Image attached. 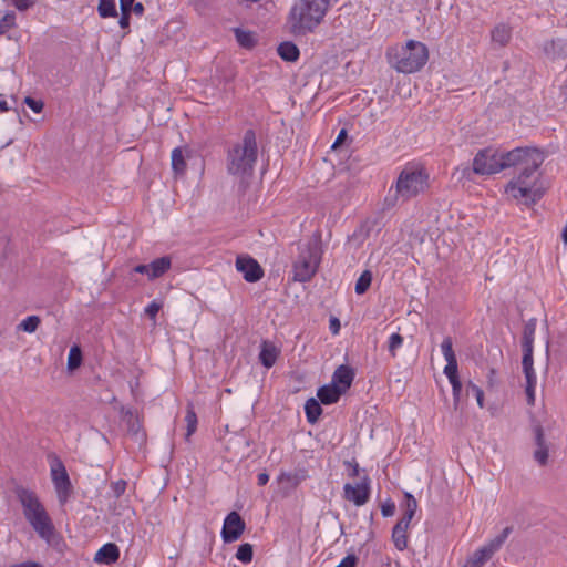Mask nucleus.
<instances>
[{
    "label": "nucleus",
    "mask_w": 567,
    "mask_h": 567,
    "mask_svg": "<svg viewBox=\"0 0 567 567\" xmlns=\"http://www.w3.org/2000/svg\"><path fill=\"white\" fill-rule=\"evenodd\" d=\"M258 148L252 130L245 132L243 138L233 144L227 152V172L238 178L249 177L257 162Z\"/></svg>",
    "instance_id": "1"
},
{
    "label": "nucleus",
    "mask_w": 567,
    "mask_h": 567,
    "mask_svg": "<svg viewBox=\"0 0 567 567\" xmlns=\"http://www.w3.org/2000/svg\"><path fill=\"white\" fill-rule=\"evenodd\" d=\"M390 65L398 72L410 74L420 71L429 60L426 45L416 40L391 47L386 51Z\"/></svg>",
    "instance_id": "2"
},
{
    "label": "nucleus",
    "mask_w": 567,
    "mask_h": 567,
    "mask_svg": "<svg viewBox=\"0 0 567 567\" xmlns=\"http://www.w3.org/2000/svg\"><path fill=\"white\" fill-rule=\"evenodd\" d=\"M539 165L533 163L530 167L522 168L504 187V193L508 199L518 204L532 206L536 204L543 196V192L538 185V176L536 174Z\"/></svg>",
    "instance_id": "3"
},
{
    "label": "nucleus",
    "mask_w": 567,
    "mask_h": 567,
    "mask_svg": "<svg viewBox=\"0 0 567 567\" xmlns=\"http://www.w3.org/2000/svg\"><path fill=\"white\" fill-rule=\"evenodd\" d=\"M327 4L328 2H295L287 20L289 32L295 37L312 32L323 19Z\"/></svg>",
    "instance_id": "4"
},
{
    "label": "nucleus",
    "mask_w": 567,
    "mask_h": 567,
    "mask_svg": "<svg viewBox=\"0 0 567 567\" xmlns=\"http://www.w3.org/2000/svg\"><path fill=\"white\" fill-rule=\"evenodd\" d=\"M395 198L392 205L408 202L429 188V174L419 165H406L399 174L395 185Z\"/></svg>",
    "instance_id": "5"
},
{
    "label": "nucleus",
    "mask_w": 567,
    "mask_h": 567,
    "mask_svg": "<svg viewBox=\"0 0 567 567\" xmlns=\"http://www.w3.org/2000/svg\"><path fill=\"white\" fill-rule=\"evenodd\" d=\"M19 499L25 519L42 539L50 542L54 535V527L39 498L29 491H22L19 494Z\"/></svg>",
    "instance_id": "6"
},
{
    "label": "nucleus",
    "mask_w": 567,
    "mask_h": 567,
    "mask_svg": "<svg viewBox=\"0 0 567 567\" xmlns=\"http://www.w3.org/2000/svg\"><path fill=\"white\" fill-rule=\"evenodd\" d=\"M321 250L317 241H306L298 246V255L293 261L292 272L296 281L310 280L318 270Z\"/></svg>",
    "instance_id": "7"
},
{
    "label": "nucleus",
    "mask_w": 567,
    "mask_h": 567,
    "mask_svg": "<svg viewBox=\"0 0 567 567\" xmlns=\"http://www.w3.org/2000/svg\"><path fill=\"white\" fill-rule=\"evenodd\" d=\"M502 171L511 167L526 168L530 167L533 163L540 165L543 158L538 150L534 147H516L512 151H501Z\"/></svg>",
    "instance_id": "8"
},
{
    "label": "nucleus",
    "mask_w": 567,
    "mask_h": 567,
    "mask_svg": "<svg viewBox=\"0 0 567 567\" xmlns=\"http://www.w3.org/2000/svg\"><path fill=\"white\" fill-rule=\"evenodd\" d=\"M501 151L493 147L481 150L473 159V171L480 175H493L502 172Z\"/></svg>",
    "instance_id": "9"
},
{
    "label": "nucleus",
    "mask_w": 567,
    "mask_h": 567,
    "mask_svg": "<svg viewBox=\"0 0 567 567\" xmlns=\"http://www.w3.org/2000/svg\"><path fill=\"white\" fill-rule=\"evenodd\" d=\"M512 533V527H505L502 533L488 544L476 549L467 559L465 567H482L488 561L494 553L501 548L505 539Z\"/></svg>",
    "instance_id": "10"
},
{
    "label": "nucleus",
    "mask_w": 567,
    "mask_h": 567,
    "mask_svg": "<svg viewBox=\"0 0 567 567\" xmlns=\"http://www.w3.org/2000/svg\"><path fill=\"white\" fill-rule=\"evenodd\" d=\"M50 471L58 499L61 504H65L72 491V485L65 466L59 458H54L50 464Z\"/></svg>",
    "instance_id": "11"
},
{
    "label": "nucleus",
    "mask_w": 567,
    "mask_h": 567,
    "mask_svg": "<svg viewBox=\"0 0 567 567\" xmlns=\"http://www.w3.org/2000/svg\"><path fill=\"white\" fill-rule=\"evenodd\" d=\"M371 494V482L368 476L362 477L355 483H346L343 486V497L348 502L360 507L368 503Z\"/></svg>",
    "instance_id": "12"
},
{
    "label": "nucleus",
    "mask_w": 567,
    "mask_h": 567,
    "mask_svg": "<svg viewBox=\"0 0 567 567\" xmlns=\"http://www.w3.org/2000/svg\"><path fill=\"white\" fill-rule=\"evenodd\" d=\"M245 530V523L237 512L229 513L223 525L221 537L225 543H233L240 538Z\"/></svg>",
    "instance_id": "13"
},
{
    "label": "nucleus",
    "mask_w": 567,
    "mask_h": 567,
    "mask_svg": "<svg viewBox=\"0 0 567 567\" xmlns=\"http://www.w3.org/2000/svg\"><path fill=\"white\" fill-rule=\"evenodd\" d=\"M236 269L248 282H256L261 279L264 271L260 265L249 256H238L236 259Z\"/></svg>",
    "instance_id": "14"
},
{
    "label": "nucleus",
    "mask_w": 567,
    "mask_h": 567,
    "mask_svg": "<svg viewBox=\"0 0 567 567\" xmlns=\"http://www.w3.org/2000/svg\"><path fill=\"white\" fill-rule=\"evenodd\" d=\"M354 378L353 370L348 365H340L332 375V384H336L341 392H346L352 384Z\"/></svg>",
    "instance_id": "15"
},
{
    "label": "nucleus",
    "mask_w": 567,
    "mask_h": 567,
    "mask_svg": "<svg viewBox=\"0 0 567 567\" xmlns=\"http://www.w3.org/2000/svg\"><path fill=\"white\" fill-rule=\"evenodd\" d=\"M536 450L534 451L535 461L544 466L548 462L549 446L544 437V433L540 426L535 429Z\"/></svg>",
    "instance_id": "16"
},
{
    "label": "nucleus",
    "mask_w": 567,
    "mask_h": 567,
    "mask_svg": "<svg viewBox=\"0 0 567 567\" xmlns=\"http://www.w3.org/2000/svg\"><path fill=\"white\" fill-rule=\"evenodd\" d=\"M120 558V549L113 543L104 544L95 554L94 560L101 564H113Z\"/></svg>",
    "instance_id": "17"
},
{
    "label": "nucleus",
    "mask_w": 567,
    "mask_h": 567,
    "mask_svg": "<svg viewBox=\"0 0 567 567\" xmlns=\"http://www.w3.org/2000/svg\"><path fill=\"white\" fill-rule=\"evenodd\" d=\"M544 53L549 60H557L567 55V42L557 39L546 42L544 45Z\"/></svg>",
    "instance_id": "18"
},
{
    "label": "nucleus",
    "mask_w": 567,
    "mask_h": 567,
    "mask_svg": "<svg viewBox=\"0 0 567 567\" xmlns=\"http://www.w3.org/2000/svg\"><path fill=\"white\" fill-rule=\"evenodd\" d=\"M280 350L271 342L264 341L259 353L261 364L270 369L277 361Z\"/></svg>",
    "instance_id": "19"
},
{
    "label": "nucleus",
    "mask_w": 567,
    "mask_h": 567,
    "mask_svg": "<svg viewBox=\"0 0 567 567\" xmlns=\"http://www.w3.org/2000/svg\"><path fill=\"white\" fill-rule=\"evenodd\" d=\"M121 17L118 23L121 28L125 29L130 24V13L133 11L137 16H142L144 7L142 2H120Z\"/></svg>",
    "instance_id": "20"
},
{
    "label": "nucleus",
    "mask_w": 567,
    "mask_h": 567,
    "mask_svg": "<svg viewBox=\"0 0 567 567\" xmlns=\"http://www.w3.org/2000/svg\"><path fill=\"white\" fill-rule=\"evenodd\" d=\"M187 155L188 151L186 148L176 147L172 151V168L176 176L185 174Z\"/></svg>",
    "instance_id": "21"
},
{
    "label": "nucleus",
    "mask_w": 567,
    "mask_h": 567,
    "mask_svg": "<svg viewBox=\"0 0 567 567\" xmlns=\"http://www.w3.org/2000/svg\"><path fill=\"white\" fill-rule=\"evenodd\" d=\"M341 394H343V392L332 383L321 386L317 392L318 399L323 404L336 403L340 399Z\"/></svg>",
    "instance_id": "22"
},
{
    "label": "nucleus",
    "mask_w": 567,
    "mask_h": 567,
    "mask_svg": "<svg viewBox=\"0 0 567 567\" xmlns=\"http://www.w3.org/2000/svg\"><path fill=\"white\" fill-rule=\"evenodd\" d=\"M172 259L168 256H164L153 260L150 264V280L162 277L166 271L171 269Z\"/></svg>",
    "instance_id": "23"
},
{
    "label": "nucleus",
    "mask_w": 567,
    "mask_h": 567,
    "mask_svg": "<svg viewBox=\"0 0 567 567\" xmlns=\"http://www.w3.org/2000/svg\"><path fill=\"white\" fill-rule=\"evenodd\" d=\"M409 525L398 522L392 530V540L398 550H404L408 547Z\"/></svg>",
    "instance_id": "24"
},
{
    "label": "nucleus",
    "mask_w": 567,
    "mask_h": 567,
    "mask_svg": "<svg viewBox=\"0 0 567 567\" xmlns=\"http://www.w3.org/2000/svg\"><path fill=\"white\" fill-rule=\"evenodd\" d=\"M511 29L506 24L496 25L491 33L492 42L497 47H505L511 40Z\"/></svg>",
    "instance_id": "25"
},
{
    "label": "nucleus",
    "mask_w": 567,
    "mask_h": 567,
    "mask_svg": "<svg viewBox=\"0 0 567 567\" xmlns=\"http://www.w3.org/2000/svg\"><path fill=\"white\" fill-rule=\"evenodd\" d=\"M416 509H417L416 499L410 493H405L404 494V504H403V515L399 522L403 523V524L405 523L406 525L410 526L411 520H412Z\"/></svg>",
    "instance_id": "26"
},
{
    "label": "nucleus",
    "mask_w": 567,
    "mask_h": 567,
    "mask_svg": "<svg viewBox=\"0 0 567 567\" xmlns=\"http://www.w3.org/2000/svg\"><path fill=\"white\" fill-rule=\"evenodd\" d=\"M277 51L279 56L288 62L297 61L300 54L298 47L289 41L280 43Z\"/></svg>",
    "instance_id": "27"
},
{
    "label": "nucleus",
    "mask_w": 567,
    "mask_h": 567,
    "mask_svg": "<svg viewBox=\"0 0 567 567\" xmlns=\"http://www.w3.org/2000/svg\"><path fill=\"white\" fill-rule=\"evenodd\" d=\"M526 378V394L529 404H534L537 377L535 369L523 370Z\"/></svg>",
    "instance_id": "28"
},
{
    "label": "nucleus",
    "mask_w": 567,
    "mask_h": 567,
    "mask_svg": "<svg viewBox=\"0 0 567 567\" xmlns=\"http://www.w3.org/2000/svg\"><path fill=\"white\" fill-rule=\"evenodd\" d=\"M305 412L308 422L315 423L321 415L322 409L320 406V403L316 399H309L305 404Z\"/></svg>",
    "instance_id": "29"
},
{
    "label": "nucleus",
    "mask_w": 567,
    "mask_h": 567,
    "mask_svg": "<svg viewBox=\"0 0 567 567\" xmlns=\"http://www.w3.org/2000/svg\"><path fill=\"white\" fill-rule=\"evenodd\" d=\"M235 35L237 42L240 44V47L250 49L256 44V38L255 34L250 31H245L241 29L235 30Z\"/></svg>",
    "instance_id": "30"
},
{
    "label": "nucleus",
    "mask_w": 567,
    "mask_h": 567,
    "mask_svg": "<svg viewBox=\"0 0 567 567\" xmlns=\"http://www.w3.org/2000/svg\"><path fill=\"white\" fill-rule=\"evenodd\" d=\"M535 331H536V321L529 320L523 331V340H522V347L523 348H533L534 339H535Z\"/></svg>",
    "instance_id": "31"
},
{
    "label": "nucleus",
    "mask_w": 567,
    "mask_h": 567,
    "mask_svg": "<svg viewBox=\"0 0 567 567\" xmlns=\"http://www.w3.org/2000/svg\"><path fill=\"white\" fill-rule=\"evenodd\" d=\"M41 319L38 316H29L24 318L18 326L19 330L33 333L39 328Z\"/></svg>",
    "instance_id": "32"
},
{
    "label": "nucleus",
    "mask_w": 567,
    "mask_h": 567,
    "mask_svg": "<svg viewBox=\"0 0 567 567\" xmlns=\"http://www.w3.org/2000/svg\"><path fill=\"white\" fill-rule=\"evenodd\" d=\"M371 281L372 272L370 270H364L355 282V292L358 295H363L371 286Z\"/></svg>",
    "instance_id": "33"
},
{
    "label": "nucleus",
    "mask_w": 567,
    "mask_h": 567,
    "mask_svg": "<svg viewBox=\"0 0 567 567\" xmlns=\"http://www.w3.org/2000/svg\"><path fill=\"white\" fill-rule=\"evenodd\" d=\"M82 352L78 346L71 347L68 355V368L69 370H75L81 365Z\"/></svg>",
    "instance_id": "34"
},
{
    "label": "nucleus",
    "mask_w": 567,
    "mask_h": 567,
    "mask_svg": "<svg viewBox=\"0 0 567 567\" xmlns=\"http://www.w3.org/2000/svg\"><path fill=\"white\" fill-rule=\"evenodd\" d=\"M441 351L446 362H455L456 355L453 350V342L451 337H445L441 343Z\"/></svg>",
    "instance_id": "35"
},
{
    "label": "nucleus",
    "mask_w": 567,
    "mask_h": 567,
    "mask_svg": "<svg viewBox=\"0 0 567 567\" xmlns=\"http://www.w3.org/2000/svg\"><path fill=\"white\" fill-rule=\"evenodd\" d=\"M402 346L403 337L400 333L394 332L389 337L386 347L392 358L396 357V352Z\"/></svg>",
    "instance_id": "36"
},
{
    "label": "nucleus",
    "mask_w": 567,
    "mask_h": 567,
    "mask_svg": "<svg viewBox=\"0 0 567 567\" xmlns=\"http://www.w3.org/2000/svg\"><path fill=\"white\" fill-rule=\"evenodd\" d=\"M14 27H16V14H14V12H7L0 19V35H6Z\"/></svg>",
    "instance_id": "37"
},
{
    "label": "nucleus",
    "mask_w": 567,
    "mask_h": 567,
    "mask_svg": "<svg viewBox=\"0 0 567 567\" xmlns=\"http://www.w3.org/2000/svg\"><path fill=\"white\" fill-rule=\"evenodd\" d=\"M236 558L244 564H249L252 560V546L247 543L240 545L237 549Z\"/></svg>",
    "instance_id": "38"
},
{
    "label": "nucleus",
    "mask_w": 567,
    "mask_h": 567,
    "mask_svg": "<svg viewBox=\"0 0 567 567\" xmlns=\"http://www.w3.org/2000/svg\"><path fill=\"white\" fill-rule=\"evenodd\" d=\"M99 13L103 18L116 17V2H99Z\"/></svg>",
    "instance_id": "39"
},
{
    "label": "nucleus",
    "mask_w": 567,
    "mask_h": 567,
    "mask_svg": "<svg viewBox=\"0 0 567 567\" xmlns=\"http://www.w3.org/2000/svg\"><path fill=\"white\" fill-rule=\"evenodd\" d=\"M466 392L467 394H472L476 399L477 405L481 409L484 408V392L478 385H476L473 382H468L466 386Z\"/></svg>",
    "instance_id": "40"
},
{
    "label": "nucleus",
    "mask_w": 567,
    "mask_h": 567,
    "mask_svg": "<svg viewBox=\"0 0 567 567\" xmlns=\"http://www.w3.org/2000/svg\"><path fill=\"white\" fill-rule=\"evenodd\" d=\"M185 422L187 424V433L186 436L189 437L193 435L197 427V416L193 409H188L185 415Z\"/></svg>",
    "instance_id": "41"
},
{
    "label": "nucleus",
    "mask_w": 567,
    "mask_h": 567,
    "mask_svg": "<svg viewBox=\"0 0 567 567\" xmlns=\"http://www.w3.org/2000/svg\"><path fill=\"white\" fill-rule=\"evenodd\" d=\"M533 363V348H523V370L534 369Z\"/></svg>",
    "instance_id": "42"
},
{
    "label": "nucleus",
    "mask_w": 567,
    "mask_h": 567,
    "mask_svg": "<svg viewBox=\"0 0 567 567\" xmlns=\"http://www.w3.org/2000/svg\"><path fill=\"white\" fill-rule=\"evenodd\" d=\"M443 372H444V374L446 375V378L449 379L450 382L452 380L460 379L458 374H457V361H455V362H446V365L444 367Z\"/></svg>",
    "instance_id": "43"
},
{
    "label": "nucleus",
    "mask_w": 567,
    "mask_h": 567,
    "mask_svg": "<svg viewBox=\"0 0 567 567\" xmlns=\"http://www.w3.org/2000/svg\"><path fill=\"white\" fill-rule=\"evenodd\" d=\"M162 308V303L158 302L157 300H153L151 303H148L145 308V315L148 316L150 319H152L153 321H155L156 319V316L158 313V311L161 310Z\"/></svg>",
    "instance_id": "44"
},
{
    "label": "nucleus",
    "mask_w": 567,
    "mask_h": 567,
    "mask_svg": "<svg viewBox=\"0 0 567 567\" xmlns=\"http://www.w3.org/2000/svg\"><path fill=\"white\" fill-rule=\"evenodd\" d=\"M450 383L452 385L454 408L457 409L461 399L462 383L460 379L452 380Z\"/></svg>",
    "instance_id": "45"
},
{
    "label": "nucleus",
    "mask_w": 567,
    "mask_h": 567,
    "mask_svg": "<svg viewBox=\"0 0 567 567\" xmlns=\"http://www.w3.org/2000/svg\"><path fill=\"white\" fill-rule=\"evenodd\" d=\"M24 103L35 113H40L43 110V102L41 100H35L30 96L24 99Z\"/></svg>",
    "instance_id": "46"
},
{
    "label": "nucleus",
    "mask_w": 567,
    "mask_h": 567,
    "mask_svg": "<svg viewBox=\"0 0 567 567\" xmlns=\"http://www.w3.org/2000/svg\"><path fill=\"white\" fill-rule=\"evenodd\" d=\"M112 492L116 497H120L124 494L126 489V482L124 480H118L111 485Z\"/></svg>",
    "instance_id": "47"
},
{
    "label": "nucleus",
    "mask_w": 567,
    "mask_h": 567,
    "mask_svg": "<svg viewBox=\"0 0 567 567\" xmlns=\"http://www.w3.org/2000/svg\"><path fill=\"white\" fill-rule=\"evenodd\" d=\"M357 563V556L353 554H349L336 567H355Z\"/></svg>",
    "instance_id": "48"
},
{
    "label": "nucleus",
    "mask_w": 567,
    "mask_h": 567,
    "mask_svg": "<svg viewBox=\"0 0 567 567\" xmlns=\"http://www.w3.org/2000/svg\"><path fill=\"white\" fill-rule=\"evenodd\" d=\"M395 505L392 502L384 503L381 506V513L384 517H390L394 514Z\"/></svg>",
    "instance_id": "49"
},
{
    "label": "nucleus",
    "mask_w": 567,
    "mask_h": 567,
    "mask_svg": "<svg viewBox=\"0 0 567 567\" xmlns=\"http://www.w3.org/2000/svg\"><path fill=\"white\" fill-rule=\"evenodd\" d=\"M134 272L146 275L150 279V264L148 265H137L134 267Z\"/></svg>",
    "instance_id": "50"
},
{
    "label": "nucleus",
    "mask_w": 567,
    "mask_h": 567,
    "mask_svg": "<svg viewBox=\"0 0 567 567\" xmlns=\"http://www.w3.org/2000/svg\"><path fill=\"white\" fill-rule=\"evenodd\" d=\"M330 330L333 334H338L340 330V322L337 318L330 319Z\"/></svg>",
    "instance_id": "51"
},
{
    "label": "nucleus",
    "mask_w": 567,
    "mask_h": 567,
    "mask_svg": "<svg viewBox=\"0 0 567 567\" xmlns=\"http://www.w3.org/2000/svg\"><path fill=\"white\" fill-rule=\"evenodd\" d=\"M269 482V475L267 473H259L257 476V483L260 486L266 485Z\"/></svg>",
    "instance_id": "52"
},
{
    "label": "nucleus",
    "mask_w": 567,
    "mask_h": 567,
    "mask_svg": "<svg viewBox=\"0 0 567 567\" xmlns=\"http://www.w3.org/2000/svg\"><path fill=\"white\" fill-rule=\"evenodd\" d=\"M9 567H42V566L34 561H24V563H20V564L10 565Z\"/></svg>",
    "instance_id": "53"
},
{
    "label": "nucleus",
    "mask_w": 567,
    "mask_h": 567,
    "mask_svg": "<svg viewBox=\"0 0 567 567\" xmlns=\"http://www.w3.org/2000/svg\"><path fill=\"white\" fill-rule=\"evenodd\" d=\"M31 3L32 2H16L17 9L19 11H27L30 8Z\"/></svg>",
    "instance_id": "54"
},
{
    "label": "nucleus",
    "mask_w": 567,
    "mask_h": 567,
    "mask_svg": "<svg viewBox=\"0 0 567 567\" xmlns=\"http://www.w3.org/2000/svg\"><path fill=\"white\" fill-rule=\"evenodd\" d=\"M346 134H347V133H346V131H344V130H342V131L339 133L338 137L336 138V141H334V143H333L332 147H336L338 144H340V143L342 142L343 137L346 136Z\"/></svg>",
    "instance_id": "55"
},
{
    "label": "nucleus",
    "mask_w": 567,
    "mask_h": 567,
    "mask_svg": "<svg viewBox=\"0 0 567 567\" xmlns=\"http://www.w3.org/2000/svg\"><path fill=\"white\" fill-rule=\"evenodd\" d=\"M9 110L8 103L2 96H0V113L7 112Z\"/></svg>",
    "instance_id": "56"
},
{
    "label": "nucleus",
    "mask_w": 567,
    "mask_h": 567,
    "mask_svg": "<svg viewBox=\"0 0 567 567\" xmlns=\"http://www.w3.org/2000/svg\"><path fill=\"white\" fill-rule=\"evenodd\" d=\"M291 480H292V476H291V474H288V473H281L278 477L279 482H284V481L290 482Z\"/></svg>",
    "instance_id": "57"
},
{
    "label": "nucleus",
    "mask_w": 567,
    "mask_h": 567,
    "mask_svg": "<svg viewBox=\"0 0 567 567\" xmlns=\"http://www.w3.org/2000/svg\"><path fill=\"white\" fill-rule=\"evenodd\" d=\"M561 237H563L564 243L567 245V223H566V226L564 227Z\"/></svg>",
    "instance_id": "58"
},
{
    "label": "nucleus",
    "mask_w": 567,
    "mask_h": 567,
    "mask_svg": "<svg viewBox=\"0 0 567 567\" xmlns=\"http://www.w3.org/2000/svg\"><path fill=\"white\" fill-rule=\"evenodd\" d=\"M358 471H359V467H358V465H355V466L353 467V473H352V475H358Z\"/></svg>",
    "instance_id": "59"
}]
</instances>
